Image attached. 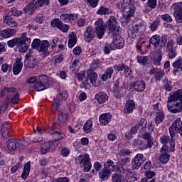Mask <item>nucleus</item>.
Segmentation results:
<instances>
[{"label":"nucleus","mask_w":182,"mask_h":182,"mask_svg":"<svg viewBox=\"0 0 182 182\" xmlns=\"http://www.w3.org/2000/svg\"><path fill=\"white\" fill-rule=\"evenodd\" d=\"M164 75H166V73L164 72V70L156 68V75H154L156 81L158 82L161 80V79L164 77Z\"/></svg>","instance_id":"nucleus-48"},{"label":"nucleus","mask_w":182,"mask_h":182,"mask_svg":"<svg viewBox=\"0 0 182 182\" xmlns=\"http://www.w3.org/2000/svg\"><path fill=\"white\" fill-rule=\"evenodd\" d=\"M137 181V177L133 174L126 175L125 178L122 180V182H134Z\"/></svg>","instance_id":"nucleus-54"},{"label":"nucleus","mask_w":182,"mask_h":182,"mask_svg":"<svg viewBox=\"0 0 182 182\" xmlns=\"http://www.w3.org/2000/svg\"><path fill=\"white\" fill-rule=\"evenodd\" d=\"M117 25V19L114 18V16H112L107 21V26L109 31L112 30L114 26Z\"/></svg>","instance_id":"nucleus-40"},{"label":"nucleus","mask_w":182,"mask_h":182,"mask_svg":"<svg viewBox=\"0 0 182 182\" xmlns=\"http://www.w3.org/2000/svg\"><path fill=\"white\" fill-rule=\"evenodd\" d=\"M29 45H31V38L26 37V35H24V39L19 46V52L21 53H25V52H27L28 49L29 48Z\"/></svg>","instance_id":"nucleus-20"},{"label":"nucleus","mask_w":182,"mask_h":182,"mask_svg":"<svg viewBox=\"0 0 182 182\" xmlns=\"http://www.w3.org/2000/svg\"><path fill=\"white\" fill-rule=\"evenodd\" d=\"M146 31V23L141 21L140 23H134L132 27L128 30V36L129 38H137V36H141Z\"/></svg>","instance_id":"nucleus-3"},{"label":"nucleus","mask_w":182,"mask_h":182,"mask_svg":"<svg viewBox=\"0 0 182 182\" xmlns=\"http://www.w3.org/2000/svg\"><path fill=\"white\" fill-rule=\"evenodd\" d=\"M92 126L93 122L91 120L87 121V122L83 126V130L85 133H90V132H92Z\"/></svg>","instance_id":"nucleus-50"},{"label":"nucleus","mask_w":182,"mask_h":182,"mask_svg":"<svg viewBox=\"0 0 182 182\" xmlns=\"http://www.w3.org/2000/svg\"><path fill=\"white\" fill-rule=\"evenodd\" d=\"M24 65L26 68H33L38 65V61L35 58H31L30 60L24 62Z\"/></svg>","instance_id":"nucleus-46"},{"label":"nucleus","mask_w":182,"mask_h":182,"mask_svg":"<svg viewBox=\"0 0 182 182\" xmlns=\"http://www.w3.org/2000/svg\"><path fill=\"white\" fill-rule=\"evenodd\" d=\"M163 60V51L161 48L155 50L153 57V64L155 66H160Z\"/></svg>","instance_id":"nucleus-18"},{"label":"nucleus","mask_w":182,"mask_h":182,"mask_svg":"<svg viewBox=\"0 0 182 182\" xmlns=\"http://www.w3.org/2000/svg\"><path fill=\"white\" fill-rule=\"evenodd\" d=\"M114 73V70H113L112 68H108L104 73V74L101 76L102 80H103L104 82H106L107 79H110V77H112V75H113Z\"/></svg>","instance_id":"nucleus-37"},{"label":"nucleus","mask_w":182,"mask_h":182,"mask_svg":"<svg viewBox=\"0 0 182 182\" xmlns=\"http://www.w3.org/2000/svg\"><path fill=\"white\" fill-rule=\"evenodd\" d=\"M4 23L10 28H16L18 26V21L12 18L9 14L6 15L4 18Z\"/></svg>","instance_id":"nucleus-24"},{"label":"nucleus","mask_w":182,"mask_h":182,"mask_svg":"<svg viewBox=\"0 0 182 182\" xmlns=\"http://www.w3.org/2000/svg\"><path fill=\"white\" fill-rule=\"evenodd\" d=\"M137 62H138V63H141V65H146V63H147V62H149V57L137 56Z\"/></svg>","instance_id":"nucleus-60"},{"label":"nucleus","mask_w":182,"mask_h":182,"mask_svg":"<svg viewBox=\"0 0 182 182\" xmlns=\"http://www.w3.org/2000/svg\"><path fill=\"white\" fill-rule=\"evenodd\" d=\"M76 42H77L76 33L75 32H72L69 36L68 48H73V46L76 45Z\"/></svg>","instance_id":"nucleus-35"},{"label":"nucleus","mask_w":182,"mask_h":182,"mask_svg":"<svg viewBox=\"0 0 182 182\" xmlns=\"http://www.w3.org/2000/svg\"><path fill=\"white\" fill-rule=\"evenodd\" d=\"M150 45H153L155 50L159 49V46H160V36L154 35L149 40Z\"/></svg>","instance_id":"nucleus-31"},{"label":"nucleus","mask_w":182,"mask_h":182,"mask_svg":"<svg viewBox=\"0 0 182 182\" xmlns=\"http://www.w3.org/2000/svg\"><path fill=\"white\" fill-rule=\"evenodd\" d=\"M168 42V38L167 37V35H162L161 37L159 36V48L158 49H163L164 46L167 45V43Z\"/></svg>","instance_id":"nucleus-43"},{"label":"nucleus","mask_w":182,"mask_h":182,"mask_svg":"<svg viewBox=\"0 0 182 182\" xmlns=\"http://www.w3.org/2000/svg\"><path fill=\"white\" fill-rule=\"evenodd\" d=\"M55 127H52V131H50L49 134L53 136V138L54 140L52 141H59V140H62L65 137V134L62 132H58V131H54Z\"/></svg>","instance_id":"nucleus-22"},{"label":"nucleus","mask_w":182,"mask_h":182,"mask_svg":"<svg viewBox=\"0 0 182 182\" xmlns=\"http://www.w3.org/2000/svg\"><path fill=\"white\" fill-rule=\"evenodd\" d=\"M172 66L174 68V73H177V72H182V59L179 58L178 60H176L173 63Z\"/></svg>","instance_id":"nucleus-36"},{"label":"nucleus","mask_w":182,"mask_h":182,"mask_svg":"<svg viewBox=\"0 0 182 182\" xmlns=\"http://www.w3.org/2000/svg\"><path fill=\"white\" fill-rule=\"evenodd\" d=\"M176 43L173 40H168L166 43V50L168 52V57L169 59H174V57L177 55L176 48L175 47Z\"/></svg>","instance_id":"nucleus-13"},{"label":"nucleus","mask_w":182,"mask_h":182,"mask_svg":"<svg viewBox=\"0 0 182 182\" xmlns=\"http://www.w3.org/2000/svg\"><path fill=\"white\" fill-rule=\"evenodd\" d=\"M95 99L100 105H103V103L107 102L109 97L107 96V94L100 92L95 95Z\"/></svg>","instance_id":"nucleus-28"},{"label":"nucleus","mask_w":182,"mask_h":182,"mask_svg":"<svg viewBox=\"0 0 182 182\" xmlns=\"http://www.w3.org/2000/svg\"><path fill=\"white\" fill-rule=\"evenodd\" d=\"M144 175H145V177H146V178L151 179L154 177V176H156V172L149 170V171H145Z\"/></svg>","instance_id":"nucleus-64"},{"label":"nucleus","mask_w":182,"mask_h":182,"mask_svg":"<svg viewBox=\"0 0 182 182\" xmlns=\"http://www.w3.org/2000/svg\"><path fill=\"white\" fill-rule=\"evenodd\" d=\"M9 106V98H6V100H4L3 104L0 107V113L1 114H3V113H5Z\"/></svg>","instance_id":"nucleus-51"},{"label":"nucleus","mask_w":182,"mask_h":182,"mask_svg":"<svg viewBox=\"0 0 182 182\" xmlns=\"http://www.w3.org/2000/svg\"><path fill=\"white\" fill-rule=\"evenodd\" d=\"M60 19L62 21H76L77 19V15L75 14H61L60 16Z\"/></svg>","instance_id":"nucleus-38"},{"label":"nucleus","mask_w":182,"mask_h":182,"mask_svg":"<svg viewBox=\"0 0 182 182\" xmlns=\"http://www.w3.org/2000/svg\"><path fill=\"white\" fill-rule=\"evenodd\" d=\"M122 23L127 25L132 21L131 18L136 12V6L122 7Z\"/></svg>","instance_id":"nucleus-7"},{"label":"nucleus","mask_w":182,"mask_h":182,"mask_svg":"<svg viewBox=\"0 0 182 182\" xmlns=\"http://www.w3.org/2000/svg\"><path fill=\"white\" fill-rule=\"evenodd\" d=\"M160 26V20L156 19L155 20L150 26V29L152 32L157 31V28Z\"/></svg>","instance_id":"nucleus-57"},{"label":"nucleus","mask_w":182,"mask_h":182,"mask_svg":"<svg viewBox=\"0 0 182 182\" xmlns=\"http://www.w3.org/2000/svg\"><path fill=\"white\" fill-rule=\"evenodd\" d=\"M49 41H43L40 47L38 48V52H41L44 55V56H48L49 55Z\"/></svg>","instance_id":"nucleus-23"},{"label":"nucleus","mask_w":182,"mask_h":182,"mask_svg":"<svg viewBox=\"0 0 182 182\" xmlns=\"http://www.w3.org/2000/svg\"><path fill=\"white\" fill-rule=\"evenodd\" d=\"M50 25L52 28H58V29L64 33L68 32L70 28V26L63 23L59 18H55L51 21Z\"/></svg>","instance_id":"nucleus-15"},{"label":"nucleus","mask_w":182,"mask_h":182,"mask_svg":"<svg viewBox=\"0 0 182 182\" xmlns=\"http://www.w3.org/2000/svg\"><path fill=\"white\" fill-rule=\"evenodd\" d=\"M47 87H46L42 82L39 81L37 82L34 85V89L37 90V92H42V90H45Z\"/></svg>","instance_id":"nucleus-55"},{"label":"nucleus","mask_w":182,"mask_h":182,"mask_svg":"<svg viewBox=\"0 0 182 182\" xmlns=\"http://www.w3.org/2000/svg\"><path fill=\"white\" fill-rule=\"evenodd\" d=\"M133 87L136 92H144L146 82L143 80H138L133 84Z\"/></svg>","instance_id":"nucleus-29"},{"label":"nucleus","mask_w":182,"mask_h":182,"mask_svg":"<svg viewBox=\"0 0 182 182\" xmlns=\"http://www.w3.org/2000/svg\"><path fill=\"white\" fill-rule=\"evenodd\" d=\"M41 44H42V43H41V40L36 38L33 40V41L31 44V46H32L33 49H36L38 50Z\"/></svg>","instance_id":"nucleus-61"},{"label":"nucleus","mask_w":182,"mask_h":182,"mask_svg":"<svg viewBox=\"0 0 182 182\" xmlns=\"http://www.w3.org/2000/svg\"><path fill=\"white\" fill-rule=\"evenodd\" d=\"M16 33V29L15 28H6L1 32L2 38L6 39L7 38H11Z\"/></svg>","instance_id":"nucleus-34"},{"label":"nucleus","mask_w":182,"mask_h":182,"mask_svg":"<svg viewBox=\"0 0 182 182\" xmlns=\"http://www.w3.org/2000/svg\"><path fill=\"white\" fill-rule=\"evenodd\" d=\"M40 150L42 154H46L47 153L55 151V150H56V146H55V141L45 142L41 145Z\"/></svg>","instance_id":"nucleus-16"},{"label":"nucleus","mask_w":182,"mask_h":182,"mask_svg":"<svg viewBox=\"0 0 182 182\" xmlns=\"http://www.w3.org/2000/svg\"><path fill=\"white\" fill-rule=\"evenodd\" d=\"M11 124H9V123L8 122H4L3 123V124L1 125V134H2V137H4V139H8V136H9V133L10 131L9 129H11Z\"/></svg>","instance_id":"nucleus-26"},{"label":"nucleus","mask_w":182,"mask_h":182,"mask_svg":"<svg viewBox=\"0 0 182 182\" xmlns=\"http://www.w3.org/2000/svg\"><path fill=\"white\" fill-rule=\"evenodd\" d=\"M9 14L13 15V16H21V15H22V11H19L16 9V8L13 7L11 9Z\"/></svg>","instance_id":"nucleus-59"},{"label":"nucleus","mask_w":182,"mask_h":182,"mask_svg":"<svg viewBox=\"0 0 182 182\" xmlns=\"http://www.w3.org/2000/svg\"><path fill=\"white\" fill-rule=\"evenodd\" d=\"M38 82L42 83L46 87H49V78L45 74H43L38 77Z\"/></svg>","instance_id":"nucleus-47"},{"label":"nucleus","mask_w":182,"mask_h":182,"mask_svg":"<svg viewBox=\"0 0 182 182\" xmlns=\"http://www.w3.org/2000/svg\"><path fill=\"white\" fill-rule=\"evenodd\" d=\"M111 50H114V46L113 43L111 44H107L104 48V52L106 55H109Z\"/></svg>","instance_id":"nucleus-56"},{"label":"nucleus","mask_w":182,"mask_h":182,"mask_svg":"<svg viewBox=\"0 0 182 182\" xmlns=\"http://www.w3.org/2000/svg\"><path fill=\"white\" fill-rule=\"evenodd\" d=\"M171 9L174 11L176 22L181 23L182 22V3L173 4Z\"/></svg>","instance_id":"nucleus-14"},{"label":"nucleus","mask_w":182,"mask_h":182,"mask_svg":"<svg viewBox=\"0 0 182 182\" xmlns=\"http://www.w3.org/2000/svg\"><path fill=\"white\" fill-rule=\"evenodd\" d=\"M182 127V122L181 119L178 118L176 119L172 125L169 127V133H170V137H171V151H175L176 149V132H177L179 129Z\"/></svg>","instance_id":"nucleus-2"},{"label":"nucleus","mask_w":182,"mask_h":182,"mask_svg":"<svg viewBox=\"0 0 182 182\" xmlns=\"http://www.w3.org/2000/svg\"><path fill=\"white\" fill-rule=\"evenodd\" d=\"M137 129H139V132H146L147 129V120L142 118L140 119L139 122L136 124Z\"/></svg>","instance_id":"nucleus-41"},{"label":"nucleus","mask_w":182,"mask_h":182,"mask_svg":"<svg viewBox=\"0 0 182 182\" xmlns=\"http://www.w3.org/2000/svg\"><path fill=\"white\" fill-rule=\"evenodd\" d=\"M123 181V176L117 173L112 175V182H122Z\"/></svg>","instance_id":"nucleus-62"},{"label":"nucleus","mask_w":182,"mask_h":182,"mask_svg":"<svg viewBox=\"0 0 182 182\" xmlns=\"http://www.w3.org/2000/svg\"><path fill=\"white\" fill-rule=\"evenodd\" d=\"M135 104L133 100H129L127 101L125 107L124 108V113L129 114L133 113V109H134Z\"/></svg>","instance_id":"nucleus-30"},{"label":"nucleus","mask_w":182,"mask_h":182,"mask_svg":"<svg viewBox=\"0 0 182 182\" xmlns=\"http://www.w3.org/2000/svg\"><path fill=\"white\" fill-rule=\"evenodd\" d=\"M160 141L161 144H163L162 147H170L171 139H170V136L168 135H164L161 136Z\"/></svg>","instance_id":"nucleus-42"},{"label":"nucleus","mask_w":182,"mask_h":182,"mask_svg":"<svg viewBox=\"0 0 182 182\" xmlns=\"http://www.w3.org/2000/svg\"><path fill=\"white\" fill-rule=\"evenodd\" d=\"M21 144V140H16L15 139H11L7 141V147L9 150L11 151L16 150V149H19Z\"/></svg>","instance_id":"nucleus-21"},{"label":"nucleus","mask_w":182,"mask_h":182,"mask_svg":"<svg viewBox=\"0 0 182 182\" xmlns=\"http://www.w3.org/2000/svg\"><path fill=\"white\" fill-rule=\"evenodd\" d=\"M75 163L80 164L81 167H84L83 171L86 173L90 171L92 168V163L90 162V157L87 154H82L75 159Z\"/></svg>","instance_id":"nucleus-4"},{"label":"nucleus","mask_w":182,"mask_h":182,"mask_svg":"<svg viewBox=\"0 0 182 182\" xmlns=\"http://www.w3.org/2000/svg\"><path fill=\"white\" fill-rule=\"evenodd\" d=\"M129 167V165H125L124 166H119L118 168L121 173H123V174H127V176L130 173V168Z\"/></svg>","instance_id":"nucleus-58"},{"label":"nucleus","mask_w":182,"mask_h":182,"mask_svg":"<svg viewBox=\"0 0 182 182\" xmlns=\"http://www.w3.org/2000/svg\"><path fill=\"white\" fill-rule=\"evenodd\" d=\"M95 32L98 39L103 38L105 33L106 32V26L102 18H99L95 23Z\"/></svg>","instance_id":"nucleus-9"},{"label":"nucleus","mask_w":182,"mask_h":182,"mask_svg":"<svg viewBox=\"0 0 182 182\" xmlns=\"http://www.w3.org/2000/svg\"><path fill=\"white\" fill-rule=\"evenodd\" d=\"M97 15H109L112 14V10L105 6H101L97 11Z\"/></svg>","instance_id":"nucleus-49"},{"label":"nucleus","mask_w":182,"mask_h":182,"mask_svg":"<svg viewBox=\"0 0 182 182\" xmlns=\"http://www.w3.org/2000/svg\"><path fill=\"white\" fill-rule=\"evenodd\" d=\"M31 172V162H27L26 165H24L23 171L22 173V179L26 180L28 178V176H29V173Z\"/></svg>","instance_id":"nucleus-39"},{"label":"nucleus","mask_w":182,"mask_h":182,"mask_svg":"<svg viewBox=\"0 0 182 182\" xmlns=\"http://www.w3.org/2000/svg\"><path fill=\"white\" fill-rule=\"evenodd\" d=\"M112 171H114V165H113V161L109 159L105 163L102 171L99 173L100 178L101 180H107L110 177Z\"/></svg>","instance_id":"nucleus-5"},{"label":"nucleus","mask_w":182,"mask_h":182,"mask_svg":"<svg viewBox=\"0 0 182 182\" xmlns=\"http://www.w3.org/2000/svg\"><path fill=\"white\" fill-rule=\"evenodd\" d=\"M88 77H90V83L92 86H96V81L97 80V74L93 70H90L88 72Z\"/></svg>","instance_id":"nucleus-45"},{"label":"nucleus","mask_w":182,"mask_h":182,"mask_svg":"<svg viewBox=\"0 0 182 182\" xmlns=\"http://www.w3.org/2000/svg\"><path fill=\"white\" fill-rule=\"evenodd\" d=\"M25 35H28V33H23L20 38H16L9 41L7 43L8 46L9 48H14V46L19 48V46H21V43L23 42V39H25Z\"/></svg>","instance_id":"nucleus-19"},{"label":"nucleus","mask_w":182,"mask_h":182,"mask_svg":"<svg viewBox=\"0 0 182 182\" xmlns=\"http://www.w3.org/2000/svg\"><path fill=\"white\" fill-rule=\"evenodd\" d=\"M95 36L96 32L91 26H88L86 31H84V39L85 42H92V40L95 39Z\"/></svg>","instance_id":"nucleus-17"},{"label":"nucleus","mask_w":182,"mask_h":182,"mask_svg":"<svg viewBox=\"0 0 182 182\" xmlns=\"http://www.w3.org/2000/svg\"><path fill=\"white\" fill-rule=\"evenodd\" d=\"M167 107L171 113H181L182 90H178L168 98Z\"/></svg>","instance_id":"nucleus-1"},{"label":"nucleus","mask_w":182,"mask_h":182,"mask_svg":"<svg viewBox=\"0 0 182 182\" xmlns=\"http://www.w3.org/2000/svg\"><path fill=\"white\" fill-rule=\"evenodd\" d=\"M141 137L146 144H144V145H141L139 146V150H147V149H151L153 147V137H151V134L150 132H144L141 134Z\"/></svg>","instance_id":"nucleus-10"},{"label":"nucleus","mask_w":182,"mask_h":182,"mask_svg":"<svg viewBox=\"0 0 182 182\" xmlns=\"http://www.w3.org/2000/svg\"><path fill=\"white\" fill-rule=\"evenodd\" d=\"M21 59H18L16 63L14 65L13 67V72H14V75H19V73H21V70H22V68L23 66V65L22 64V63L21 62Z\"/></svg>","instance_id":"nucleus-32"},{"label":"nucleus","mask_w":182,"mask_h":182,"mask_svg":"<svg viewBox=\"0 0 182 182\" xmlns=\"http://www.w3.org/2000/svg\"><path fill=\"white\" fill-rule=\"evenodd\" d=\"M170 149H171V145H170V146L161 147L160 150L161 155L159 156V161L161 163H163L164 164L168 163V160H170V155L168 153V151H171V153L173 152V151H171Z\"/></svg>","instance_id":"nucleus-11"},{"label":"nucleus","mask_w":182,"mask_h":182,"mask_svg":"<svg viewBox=\"0 0 182 182\" xmlns=\"http://www.w3.org/2000/svg\"><path fill=\"white\" fill-rule=\"evenodd\" d=\"M112 120V114L107 113V114H102L100 117V122L102 123L104 126H106V124H109Z\"/></svg>","instance_id":"nucleus-33"},{"label":"nucleus","mask_w":182,"mask_h":182,"mask_svg":"<svg viewBox=\"0 0 182 182\" xmlns=\"http://www.w3.org/2000/svg\"><path fill=\"white\" fill-rule=\"evenodd\" d=\"M144 161H146V158H144V155H143L142 154H137L132 161L133 170H139L140 167H141V164H143Z\"/></svg>","instance_id":"nucleus-12"},{"label":"nucleus","mask_w":182,"mask_h":182,"mask_svg":"<svg viewBox=\"0 0 182 182\" xmlns=\"http://www.w3.org/2000/svg\"><path fill=\"white\" fill-rule=\"evenodd\" d=\"M164 117H166L164 112L161 111V109H157V111L155 112V124L156 126H159L160 123H163V121L164 120Z\"/></svg>","instance_id":"nucleus-25"},{"label":"nucleus","mask_w":182,"mask_h":182,"mask_svg":"<svg viewBox=\"0 0 182 182\" xmlns=\"http://www.w3.org/2000/svg\"><path fill=\"white\" fill-rule=\"evenodd\" d=\"M68 97H69V95L67 91H63L60 94L57 95L52 105V110H58L59 106H60L62 103V100H66Z\"/></svg>","instance_id":"nucleus-8"},{"label":"nucleus","mask_w":182,"mask_h":182,"mask_svg":"<svg viewBox=\"0 0 182 182\" xmlns=\"http://www.w3.org/2000/svg\"><path fill=\"white\" fill-rule=\"evenodd\" d=\"M130 164V159L129 157H125L124 159H122L120 161L117 162V166L119 167H122L124 166H129Z\"/></svg>","instance_id":"nucleus-53"},{"label":"nucleus","mask_w":182,"mask_h":182,"mask_svg":"<svg viewBox=\"0 0 182 182\" xmlns=\"http://www.w3.org/2000/svg\"><path fill=\"white\" fill-rule=\"evenodd\" d=\"M43 0H33L29 4H27L23 11L24 14H33L37 9L43 6Z\"/></svg>","instance_id":"nucleus-6"},{"label":"nucleus","mask_w":182,"mask_h":182,"mask_svg":"<svg viewBox=\"0 0 182 182\" xmlns=\"http://www.w3.org/2000/svg\"><path fill=\"white\" fill-rule=\"evenodd\" d=\"M112 45L114 46V49H122L124 46V40L119 36H116Z\"/></svg>","instance_id":"nucleus-27"},{"label":"nucleus","mask_w":182,"mask_h":182,"mask_svg":"<svg viewBox=\"0 0 182 182\" xmlns=\"http://www.w3.org/2000/svg\"><path fill=\"white\" fill-rule=\"evenodd\" d=\"M68 117H69V115L68 114V113L62 112L60 114H59L58 115L59 126H62L63 124H65V123H68Z\"/></svg>","instance_id":"nucleus-44"},{"label":"nucleus","mask_w":182,"mask_h":182,"mask_svg":"<svg viewBox=\"0 0 182 182\" xmlns=\"http://www.w3.org/2000/svg\"><path fill=\"white\" fill-rule=\"evenodd\" d=\"M121 6L122 8L136 6V0H123V3Z\"/></svg>","instance_id":"nucleus-52"},{"label":"nucleus","mask_w":182,"mask_h":182,"mask_svg":"<svg viewBox=\"0 0 182 182\" xmlns=\"http://www.w3.org/2000/svg\"><path fill=\"white\" fill-rule=\"evenodd\" d=\"M113 95L116 99H122L123 97V93H122V90L120 89L114 90Z\"/></svg>","instance_id":"nucleus-63"}]
</instances>
